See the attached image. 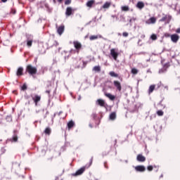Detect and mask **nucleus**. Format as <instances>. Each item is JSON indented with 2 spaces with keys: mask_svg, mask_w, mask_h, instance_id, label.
<instances>
[{
  "mask_svg": "<svg viewBox=\"0 0 180 180\" xmlns=\"http://www.w3.org/2000/svg\"><path fill=\"white\" fill-rule=\"evenodd\" d=\"M61 113H63V112H61V111L59 112H58V115L60 116V115Z\"/></svg>",
  "mask_w": 180,
  "mask_h": 180,
  "instance_id": "nucleus-49",
  "label": "nucleus"
},
{
  "mask_svg": "<svg viewBox=\"0 0 180 180\" xmlns=\"http://www.w3.org/2000/svg\"><path fill=\"white\" fill-rule=\"evenodd\" d=\"M104 95L106 98H108L110 101H115V99H116V96L112 95L110 93L105 91Z\"/></svg>",
  "mask_w": 180,
  "mask_h": 180,
  "instance_id": "nucleus-13",
  "label": "nucleus"
},
{
  "mask_svg": "<svg viewBox=\"0 0 180 180\" xmlns=\"http://www.w3.org/2000/svg\"><path fill=\"white\" fill-rule=\"evenodd\" d=\"M163 88L166 89V91H168V86H164Z\"/></svg>",
  "mask_w": 180,
  "mask_h": 180,
  "instance_id": "nucleus-42",
  "label": "nucleus"
},
{
  "mask_svg": "<svg viewBox=\"0 0 180 180\" xmlns=\"http://www.w3.org/2000/svg\"><path fill=\"white\" fill-rule=\"evenodd\" d=\"M72 51H74V50L71 49V50H70V53H72Z\"/></svg>",
  "mask_w": 180,
  "mask_h": 180,
  "instance_id": "nucleus-53",
  "label": "nucleus"
},
{
  "mask_svg": "<svg viewBox=\"0 0 180 180\" xmlns=\"http://www.w3.org/2000/svg\"><path fill=\"white\" fill-rule=\"evenodd\" d=\"M72 0H66L65 1V5H70L71 4Z\"/></svg>",
  "mask_w": 180,
  "mask_h": 180,
  "instance_id": "nucleus-34",
  "label": "nucleus"
},
{
  "mask_svg": "<svg viewBox=\"0 0 180 180\" xmlns=\"http://www.w3.org/2000/svg\"><path fill=\"white\" fill-rule=\"evenodd\" d=\"M39 53L40 54H44V53H46V51L45 50L42 51L41 49V50L39 49Z\"/></svg>",
  "mask_w": 180,
  "mask_h": 180,
  "instance_id": "nucleus-40",
  "label": "nucleus"
},
{
  "mask_svg": "<svg viewBox=\"0 0 180 180\" xmlns=\"http://www.w3.org/2000/svg\"><path fill=\"white\" fill-rule=\"evenodd\" d=\"M30 1V2H33V1H34V0H29Z\"/></svg>",
  "mask_w": 180,
  "mask_h": 180,
  "instance_id": "nucleus-52",
  "label": "nucleus"
},
{
  "mask_svg": "<svg viewBox=\"0 0 180 180\" xmlns=\"http://www.w3.org/2000/svg\"><path fill=\"white\" fill-rule=\"evenodd\" d=\"M94 4H95V0H90L87 1L86 6L88 8H92V6H94Z\"/></svg>",
  "mask_w": 180,
  "mask_h": 180,
  "instance_id": "nucleus-19",
  "label": "nucleus"
},
{
  "mask_svg": "<svg viewBox=\"0 0 180 180\" xmlns=\"http://www.w3.org/2000/svg\"><path fill=\"white\" fill-rule=\"evenodd\" d=\"M104 167H105V168H106V169H108L109 168V166H108V162H104Z\"/></svg>",
  "mask_w": 180,
  "mask_h": 180,
  "instance_id": "nucleus-37",
  "label": "nucleus"
},
{
  "mask_svg": "<svg viewBox=\"0 0 180 180\" xmlns=\"http://www.w3.org/2000/svg\"><path fill=\"white\" fill-rule=\"evenodd\" d=\"M44 132L46 136H50V134H51V129L50 127H46Z\"/></svg>",
  "mask_w": 180,
  "mask_h": 180,
  "instance_id": "nucleus-22",
  "label": "nucleus"
},
{
  "mask_svg": "<svg viewBox=\"0 0 180 180\" xmlns=\"http://www.w3.org/2000/svg\"><path fill=\"white\" fill-rule=\"evenodd\" d=\"M155 22H157V18H155V17H151L146 21V23L147 25H154Z\"/></svg>",
  "mask_w": 180,
  "mask_h": 180,
  "instance_id": "nucleus-14",
  "label": "nucleus"
},
{
  "mask_svg": "<svg viewBox=\"0 0 180 180\" xmlns=\"http://www.w3.org/2000/svg\"><path fill=\"white\" fill-rule=\"evenodd\" d=\"M74 126H75V123L72 120L70 121L68 123V128L69 129V130H70V129H72Z\"/></svg>",
  "mask_w": 180,
  "mask_h": 180,
  "instance_id": "nucleus-20",
  "label": "nucleus"
},
{
  "mask_svg": "<svg viewBox=\"0 0 180 180\" xmlns=\"http://www.w3.org/2000/svg\"><path fill=\"white\" fill-rule=\"evenodd\" d=\"M122 36H123L124 37H127L129 36V33H128V32H123V33H122Z\"/></svg>",
  "mask_w": 180,
  "mask_h": 180,
  "instance_id": "nucleus-36",
  "label": "nucleus"
},
{
  "mask_svg": "<svg viewBox=\"0 0 180 180\" xmlns=\"http://www.w3.org/2000/svg\"><path fill=\"white\" fill-rule=\"evenodd\" d=\"M164 67H165V68H168V67H169V63H166V64H165V65H164Z\"/></svg>",
  "mask_w": 180,
  "mask_h": 180,
  "instance_id": "nucleus-41",
  "label": "nucleus"
},
{
  "mask_svg": "<svg viewBox=\"0 0 180 180\" xmlns=\"http://www.w3.org/2000/svg\"><path fill=\"white\" fill-rule=\"evenodd\" d=\"M136 160L139 162H144L146 161V157L143 156L141 154H139L136 157Z\"/></svg>",
  "mask_w": 180,
  "mask_h": 180,
  "instance_id": "nucleus-15",
  "label": "nucleus"
},
{
  "mask_svg": "<svg viewBox=\"0 0 180 180\" xmlns=\"http://www.w3.org/2000/svg\"><path fill=\"white\" fill-rule=\"evenodd\" d=\"M158 116H164V111L162 110H158L157 111Z\"/></svg>",
  "mask_w": 180,
  "mask_h": 180,
  "instance_id": "nucleus-31",
  "label": "nucleus"
},
{
  "mask_svg": "<svg viewBox=\"0 0 180 180\" xmlns=\"http://www.w3.org/2000/svg\"><path fill=\"white\" fill-rule=\"evenodd\" d=\"M168 18V20H169L172 17L170 15H165V17H162V19L160 20V22H165V20H167V19Z\"/></svg>",
  "mask_w": 180,
  "mask_h": 180,
  "instance_id": "nucleus-26",
  "label": "nucleus"
},
{
  "mask_svg": "<svg viewBox=\"0 0 180 180\" xmlns=\"http://www.w3.org/2000/svg\"><path fill=\"white\" fill-rule=\"evenodd\" d=\"M154 167L152 165L148 166L147 169L148 171H153Z\"/></svg>",
  "mask_w": 180,
  "mask_h": 180,
  "instance_id": "nucleus-35",
  "label": "nucleus"
},
{
  "mask_svg": "<svg viewBox=\"0 0 180 180\" xmlns=\"http://www.w3.org/2000/svg\"><path fill=\"white\" fill-rule=\"evenodd\" d=\"M26 89H27V86L24 84L22 86V91H26Z\"/></svg>",
  "mask_w": 180,
  "mask_h": 180,
  "instance_id": "nucleus-33",
  "label": "nucleus"
},
{
  "mask_svg": "<svg viewBox=\"0 0 180 180\" xmlns=\"http://www.w3.org/2000/svg\"><path fill=\"white\" fill-rule=\"evenodd\" d=\"M64 29H65L64 25H60L58 27L57 32H58V34H60V36H61V34L63 33H64Z\"/></svg>",
  "mask_w": 180,
  "mask_h": 180,
  "instance_id": "nucleus-17",
  "label": "nucleus"
},
{
  "mask_svg": "<svg viewBox=\"0 0 180 180\" xmlns=\"http://www.w3.org/2000/svg\"><path fill=\"white\" fill-rule=\"evenodd\" d=\"M159 105H160L161 106H162L163 109H165V105H162V101H161L160 102Z\"/></svg>",
  "mask_w": 180,
  "mask_h": 180,
  "instance_id": "nucleus-38",
  "label": "nucleus"
},
{
  "mask_svg": "<svg viewBox=\"0 0 180 180\" xmlns=\"http://www.w3.org/2000/svg\"><path fill=\"white\" fill-rule=\"evenodd\" d=\"M135 170L136 171V172H145L146 167H144L143 165H138L135 167Z\"/></svg>",
  "mask_w": 180,
  "mask_h": 180,
  "instance_id": "nucleus-10",
  "label": "nucleus"
},
{
  "mask_svg": "<svg viewBox=\"0 0 180 180\" xmlns=\"http://www.w3.org/2000/svg\"><path fill=\"white\" fill-rule=\"evenodd\" d=\"M12 13H13V15H15V13H16V11L15 10H12Z\"/></svg>",
  "mask_w": 180,
  "mask_h": 180,
  "instance_id": "nucleus-45",
  "label": "nucleus"
},
{
  "mask_svg": "<svg viewBox=\"0 0 180 180\" xmlns=\"http://www.w3.org/2000/svg\"><path fill=\"white\" fill-rule=\"evenodd\" d=\"M11 143H16L18 141V135H16V130L13 131V137L8 139Z\"/></svg>",
  "mask_w": 180,
  "mask_h": 180,
  "instance_id": "nucleus-11",
  "label": "nucleus"
},
{
  "mask_svg": "<svg viewBox=\"0 0 180 180\" xmlns=\"http://www.w3.org/2000/svg\"><path fill=\"white\" fill-rule=\"evenodd\" d=\"M53 4H56V0H53Z\"/></svg>",
  "mask_w": 180,
  "mask_h": 180,
  "instance_id": "nucleus-50",
  "label": "nucleus"
},
{
  "mask_svg": "<svg viewBox=\"0 0 180 180\" xmlns=\"http://www.w3.org/2000/svg\"><path fill=\"white\" fill-rule=\"evenodd\" d=\"M50 92H51L50 90H46V94H48L49 95H50Z\"/></svg>",
  "mask_w": 180,
  "mask_h": 180,
  "instance_id": "nucleus-44",
  "label": "nucleus"
},
{
  "mask_svg": "<svg viewBox=\"0 0 180 180\" xmlns=\"http://www.w3.org/2000/svg\"><path fill=\"white\" fill-rule=\"evenodd\" d=\"M89 127L92 128V124H89Z\"/></svg>",
  "mask_w": 180,
  "mask_h": 180,
  "instance_id": "nucleus-51",
  "label": "nucleus"
},
{
  "mask_svg": "<svg viewBox=\"0 0 180 180\" xmlns=\"http://www.w3.org/2000/svg\"><path fill=\"white\" fill-rule=\"evenodd\" d=\"M110 56L114 58L115 61H117V57H119V53L116 51V49H110Z\"/></svg>",
  "mask_w": 180,
  "mask_h": 180,
  "instance_id": "nucleus-7",
  "label": "nucleus"
},
{
  "mask_svg": "<svg viewBox=\"0 0 180 180\" xmlns=\"http://www.w3.org/2000/svg\"><path fill=\"white\" fill-rule=\"evenodd\" d=\"M33 44V40L30 39V40H27V47H32Z\"/></svg>",
  "mask_w": 180,
  "mask_h": 180,
  "instance_id": "nucleus-28",
  "label": "nucleus"
},
{
  "mask_svg": "<svg viewBox=\"0 0 180 180\" xmlns=\"http://www.w3.org/2000/svg\"><path fill=\"white\" fill-rule=\"evenodd\" d=\"M161 177H162V175H161Z\"/></svg>",
  "mask_w": 180,
  "mask_h": 180,
  "instance_id": "nucleus-54",
  "label": "nucleus"
},
{
  "mask_svg": "<svg viewBox=\"0 0 180 180\" xmlns=\"http://www.w3.org/2000/svg\"><path fill=\"white\" fill-rule=\"evenodd\" d=\"M96 105H98V106H101V108H106L108 106V104H106V102L104 101L102 98H98L96 101Z\"/></svg>",
  "mask_w": 180,
  "mask_h": 180,
  "instance_id": "nucleus-6",
  "label": "nucleus"
},
{
  "mask_svg": "<svg viewBox=\"0 0 180 180\" xmlns=\"http://www.w3.org/2000/svg\"><path fill=\"white\" fill-rule=\"evenodd\" d=\"M98 38V35H91L90 36V40H96Z\"/></svg>",
  "mask_w": 180,
  "mask_h": 180,
  "instance_id": "nucleus-30",
  "label": "nucleus"
},
{
  "mask_svg": "<svg viewBox=\"0 0 180 180\" xmlns=\"http://www.w3.org/2000/svg\"><path fill=\"white\" fill-rule=\"evenodd\" d=\"M154 89H155V85L154 84L150 85L148 89V94H153V92L154 91Z\"/></svg>",
  "mask_w": 180,
  "mask_h": 180,
  "instance_id": "nucleus-24",
  "label": "nucleus"
},
{
  "mask_svg": "<svg viewBox=\"0 0 180 180\" xmlns=\"http://www.w3.org/2000/svg\"><path fill=\"white\" fill-rule=\"evenodd\" d=\"M86 169V167H82L79 169L75 173L72 174V176H78L79 175H82L83 172H85Z\"/></svg>",
  "mask_w": 180,
  "mask_h": 180,
  "instance_id": "nucleus-4",
  "label": "nucleus"
},
{
  "mask_svg": "<svg viewBox=\"0 0 180 180\" xmlns=\"http://www.w3.org/2000/svg\"><path fill=\"white\" fill-rule=\"evenodd\" d=\"M136 8H138V9H143V8H144V2L139 1L136 4Z\"/></svg>",
  "mask_w": 180,
  "mask_h": 180,
  "instance_id": "nucleus-18",
  "label": "nucleus"
},
{
  "mask_svg": "<svg viewBox=\"0 0 180 180\" xmlns=\"http://www.w3.org/2000/svg\"><path fill=\"white\" fill-rule=\"evenodd\" d=\"M122 11H123L124 12H128V11H130V8L128 6H124L122 7Z\"/></svg>",
  "mask_w": 180,
  "mask_h": 180,
  "instance_id": "nucleus-27",
  "label": "nucleus"
},
{
  "mask_svg": "<svg viewBox=\"0 0 180 180\" xmlns=\"http://www.w3.org/2000/svg\"><path fill=\"white\" fill-rule=\"evenodd\" d=\"M131 74H134V75H136L139 74V70L136 68H132L131 70Z\"/></svg>",
  "mask_w": 180,
  "mask_h": 180,
  "instance_id": "nucleus-29",
  "label": "nucleus"
},
{
  "mask_svg": "<svg viewBox=\"0 0 180 180\" xmlns=\"http://www.w3.org/2000/svg\"><path fill=\"white\" fill-rule=\"evenodd\" d=\"M116 120V112H113L110 114V120Z\"/></svg>",
  "mask_w": 180,
  "mask_h": 180,
  "instance_id": "nucleus-23",
  "label": "nucleus"
},
{
  "mask_svg": "<svg viewBox=\"0 0 180 180\" xmlns=\"http://www.w3.org/2000/svg\"><path fill=\"white\" fill-rule=\"evenodd\" d=\"M1 2H4V3L8 2V0H1Z\"/></svg>",
  "mask_w": 180,
  "mask_h": 180,
  "instance_id": "nucleus-47",
  "label": "nucleus"
},
{
  "mask_svg": "<svg viewBox=\"0 0 180 180\" xmlns=\"http://www.w3.org/2000/svg\"><path fill=\"white\" fill-rule=\"evenodd\" d=\"M150 39L152 40H157V35L155 34H153L151 36H150Z\"/></svg>",
  "mask_w": 180,
  "mask_h": 180,
  "instance_id": "nucleus-32",
  "label": "nucleus"
},
{
  "mask_svg": "<svg viewBox=\"0 0 180 180\" xmlns=\"http://www.w3.org/2000/svg\"><path fill=\"white\" fill-rule=\"evenodd\" d=\"M73 45L75 49L77 51V53H79V51L81 50V49H82V44H81V42L78 41H73Z\"/></svg>",
  "mask_w": 180,
  "mask_h": 180,
  "instance_id": "nucleus-3",
  "label": "nucleus"
},
{
  "mask_svg": "<svg viewBox=\"0 0 180 180\" xmlns=\"http://www.w3.org/2000/svg\"><path fill=\"white\" fill-rule=\"evenodd\" d=\"M171 40L173 43H178L179 40V35L177 34H173L170 36Z\"/></svg>",
  "mask_w": 180,
  "mask_h": 180,
  "instance_id": "nucleus-9",
  "label": "nucleus"
},
{
  "mask_svg": "<svg viewBox=\"0 0 180 180\" xmlns=\"http://www.w3.org/2000/svg\"><path fill=\"white\" fill-rule=\"evenodd\" d=\"M113 85L116 88L118 92H122V83L117 80L113 81Z\"/></svg>",
  "mask_w": 180,
  "mask_h": 180,
  "instance_id": "nucleus-5",
  "label": "nucleus"
},
{
  "mask_svg": "<svg viewBox=\"0 0 180 180\" xmlns=\"http://www.w3.org/2000/svg\"><path fill=\"white\" fill-rule=\"evenodd\" d=\"M25 72H27L30 75H36V74H37V68L34 67L32 65H27L25 69Z\"/></svg>",
  "mask_w": 180,
  "mask_h": 180,
  "instance_id": "nucleus-1",
  "label": "nucleus"
},
{
  "mask_svg": "<svg viewBox=\"0 0 180 180\" xmlns=\"http://www.w3.org/2000/svg\"><path fill=\"white\" fill-rule=\"evenodd\" d=\"M110 5H112V4L109 1H107L104 4V5L102 6V8L103 9H108V8H110Z\"/></svg>",
  "mask_w": 180,
  "mask_h": 180,
  "instance_id": "nucleus-21",
  "label": "nucleus"
},
{
  "mask_svg": "<svg viewBox=\"0 0 180 180\" xmlns=\"http://www.w3.org/2000/svg\"><path fill=\"white\" fill-rule=\"evenodd\" d=\"M165 36L169 37V34H165Z\"/></svg>",
  "mask_w": 180,
  "mask_h": 180,
  "instance_id": "nucleus-48",
  "label": "nucleus"
},
{
  "mask_svg": "<svg viewBox=\"0 0 180 180\" xmlns=\"http://www.w3.org/2000/svg\"><path fill=\"white\" fill-rule=\"evenodd\" d=\"M110 77H112V78H118V79H120V81H123V78H122L119 74L115 72L114 71H111L109 72Z\"/></svg>",
  "mask_w": 180,
  "mask_h": 180,
  "instance_id": "nucleus-8",
  "label": "nucleus"
},
{
  "mask_svg": "<svg viewBox=\"0 0 180 180\" xmlns=\"http://www.w3.org/2000/svg\"><path fill=\"white\" fill-rule=\"evenodd\" d=\"M16 75L17 77H22L23 75V68L20 67L18 68Z\"/></svg>",
  "mask_w": 180,
  "mask_h": 180,
  "instance_id": "nucleus-16",
  "label": "nucleus"
},
{
  "mask_svg": "<svg viewBox=\"0 0 180 180\" xmlns=\"http://www.w3.org/2000/svg\"><path fill=\"white\" fill-rule=\"evenodd\" d=\"M176 33H180V28H178V29L176 30Z\"/></svg>",
  "mask_w": 180,
  "mask_h": 180,
  "instance_id": "nucleus-43",
  "label": "nucleus"
},
{
  "mask_svg": "<svg viewBox=\"0 0 180 180\" xmlns=\"http://www.w3.org/2000/svg\"><path fill=\"white\" fill-rule=\"evenodd\" d=\"M74 13V10L72 9V7H67L65 15L66 16H71Z\"/></svg>",
  "mask_w": 180,
  "mask_h": 180,
  "instance_id": "nucleus-12",
  "label": "nucleus"
},
{
  "mask_svg": "<svg viewBox=\"0 0 180 180\" xmlns=\"http://www.w3.org/2000/svg\"><path fill=\"white\" fill-rule=\"evenodd\" d=\"M58 2H59V4H63V0H58Z\"/></svg>",
  "mask_w": 180,
  "mask_h": 180,
  "instance_id": "nucleus-46",
  "label": "nucleus"
},
{
  "mask_svg": "<svg viewBox=\"0 0 180 180\" xmlns=\"http://www.w3.org/2000/svg\"><path fill=\"white\" fill-rule=\"evenodd\" d=\"M32 101H34L35 106H37V103L41 101V96L34 94L31 96Z\"/></svg>",
  "mask_w": 180,
  "mask_h": 180,
  "instance_id": "nucleus-2",
  "label": "nucleus"
},
{
  "mask_svg": "<svg viewBox=\"0 0 180 180\" xmlns=\"http://www.w3.org/2000/svg\"><path fill=\"white\" fill-rule=\"evenodd\" d=\"M93 71H95V72H101V66H94L93 68Z\"/></svg>",
  "mask_w": 180,
  "mask_h": 180,
  "instance_id": "nucleus-25",
  "label": "nucleus"
},
{
  "mask_svg": "<svg viewBox=\"0 0 180 180\" xmlns=\"http://www.w3.org/2000/svg\"><path fill=\"white\" fill-rule=\"evenodd\" d=\"M93 161H94V158H91L90 159V164H89V167H91V165H92V162H93Z\"/></svg>",
  "mask_w": 180,
  "mask_h": 180,
  "instance_id": "nucleus-39",
  "label": "nucleus"
}]
</instances>
